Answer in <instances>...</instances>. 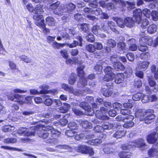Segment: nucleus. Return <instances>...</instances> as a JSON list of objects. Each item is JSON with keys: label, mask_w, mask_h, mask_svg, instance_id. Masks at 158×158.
Wrapping results in <instances>:
<instances>
[{"label": "nucleus", "mask_w": 158, "mask_h": 158, "mask_svg": "<svg viewBox=\"0 0 158 158\" xmlns=\"http://www.w3.org/2000/svg\"><path fill=\"white\" fill-rule=\"evenodd\" d=\"M43 7L42 5L39 4L36 5L34 8L31 4L28 3L25 6L24 8L30 12H33L34 14L33 16V18L35 20L37 21L35 23L36 25L41 28L44 33H48L50 30L45 27L46 25L44 23V20L42 19L40 21H39L43 18L42 15L44 12Z\"/></svg>", "instance_id": "nucleus-1"}, {"label": "nucleus", "mask_w": 158, "mask_h": 158, "mask_svg": "<svg viewBox=\"0 0 158 158\" xmlns=\"http://www.w3.org/2000/svg\"><path fill=\"white\" fill-rule=\"evenodd\" d=\"M43 127H45L43 125L38 126H32L29 129L24 127L20 128L18 131V133L20 135L26 136L34 135L35 133L38 134L39 137L45 139L48 137L49 133L47 130L42 129Z\"/></svg>", "instance_id": "nucleus-2"}, {"label": "nucleus", "mask_w": 158, "mask_h": 158, "mask_svg": "<svg viewBox=\"0 0 158 158\" xmlns=\"http://www.w3.org/2000/svg\"><path fill=\"white\" fill-rule=\"evenodd\" d=\"M154 112V110L152 109L147 110L144 113L143 112L142 110H139L135 112V116L140 121H144L145 123H149L156 117L153 114Z\"/></svg>", "instance_id": "nucleus-3"}, {"label": "nucleus", "mask_w": 158, "mask_h": 158, "mask_svg": "<svg viewBox=\"0 0 158 158\" xmlns=\"http://www.w3.org/2000/svg\"><path fill=\"white\" fill-rule=\"evenodd\" d=\"M112 2H109L106 4V7L108 10H114L119 8L123 10V8L127 5L128 9H133L135 5L134 2H125L123 0H113Z\"/></svg>", "instance_id": "nucleus-4"}, {"label": "nucleus", "mask_w": 158, "mask_h": 158, "mask_svg": "<svg viewBox=\"0 0 158 158\" xmlns=\"http://www.w3.org/2000/svg\"><path fill=\"white\" fill-rule=\"evenodd\" d=\"M76 6L72 3L68 4H62L60 5V10H56L54 11V14L59 16L68 14H72L75 9Z\"/></svg>", "instance_id": "nucleus-5"}, {"label": "nucleus", "mask_w": 158, "mask_h": 158, "mask_svg": "<svg viewBox=\"0 0 158 158\" xmlns=\"http://www.w3.org/2000/svg\"><path fill=\"white\" fill-rule=\"evenodd\" d=\"M138 147L140 148L141 150H145L147 148V146L144 142V140L141 139H139L135 142H130L129 143L122 145L121 148L123 150H132L134 147Z\"/></svg>", "instance_id": "nucleus-6"}, {"label": "nucleus", "mask_w": 158, "mask_h": 158, "mask_svg": "<svg viewBox=\"0 0 158 158\" xmlns=\"http://www.w3.org/2000/svg\"><path fill=\"white\" fill-rule=\"evenodd\" d=\"M85 68L84 65L81 64L77 69L78 76L80 77V80L78 82L77 87L79 88H84L87 84V80L85 76V73L83 69Z\"/></svg>", "instance_id": "nucleus-7"}, {"label": "nucleus", "mask_w": 158, "mask_h": 158, "mask_svg": "<svg viewBox=\"0 0 158 158\" xmlns=\"http://www.w3.org/2000/svg\"><path fill=\"white\" fill-rule=\"evenodd\" d=\"M91 121L94 123L98 124L101 125H97L94 128V130L98 132H101L103 131L104 130H107V126L108 124V122H106L105 121H102L101 120H98V119H92Z\"/></svg>", "instance_id": "nucleus-8"}, {"label": "nucleus", "mask_w": 158, "mask_h": 158, "mask_svg": "<svg viewBox=\"0 0 158 158\" xmlns=\"http://www.w3.org/2000/svg\"><path fill=\"white\" fill-rule=\"evenodd\" d=\"M75 150L78 152L83 154H88L90 156L94 154V151L91 147L85 145H79L75 148Z\"/></svg>", "instance_id": "nucleus-9"}, {"label": "nucleus", "mask_w": 158, "mask_h": 158, "mask_svg": "<svg viewBox=\"0 0 158 158\" xmlns=\"http://www.w3.org/2000/svg\"><path fill=\"white\" fill-rule=\"evenodd\" d=\"M156 125H158V117L156 120ZM156 132H153L148 135L147 138V141L150 143H155L157 140V138L156 137V134H157V138L158 139V126H157L156 128ZM158 146V143L157 144Z\"/></svg>", "instance_id": "nucleus-10"}, {"label": "nucleus", "mask_w": 158, "mask_h": 158, "mask_svg": "<svg viewBox=\"0 0 158 158\" xmlns=\"http://www.w3.org/2000/svg\"><path fill=\"white\" fill-rule=\"evenodd\" d=\"M124 109L120 110V113L123 115H128L131 113V110L129 109H131L133 107L132 105L130 103H125L123 104Z\"/></svg>", "instance_id": "nucleus-11"}, {"label": "nucleus", "mask_w": 158, "mask_h": 158, "mask_svg": "<svg viewBox=\"0 0 158 158\" xmlns=\"http://www.w3.org/2000/svg\"><path fill=\"white\" fill-rule=\"evenodd\" d=\"M8 98L11 101L18 102L20 104H23L24 102L23 101V97L22 95L15 94L12 96H8Z\"/></svg>", "instance_id": "nucleus-12"}, {"label": "nucleus", "mask_w": 158, "mask_h": 158, "mask_svg": "<svg viewBox=\"0 0 158 158\" xmlns=\"http://www.w3.org/2000/svg\"><path fill=\"white\" fill-rule=\"evenodd\" d=\"M134 119V117L132 115L128 116L126 117V120H125V123L123 125V127L125 128H129L132 127L134 125V123L132 122Z\"/></svg>", "instance_id": "nucleus-13"}, {"label": "nucleus", "mask_w": 158, "mask_h": 158, "mask_svg": "<svg viewBox=\"0 0 158 158\" xmlns=\"http://www.w3.org/2000/svg\"><path fill=\"white\" fill-rule=\"evenodd\" d=\"M79 106L81 107L85 111H87L89 113L88 114L89 115H92L94 113V110L92 109L91 107L87 104V103L83 102L79 104Z\"/></svg>", "instance_id": "nucleus-14"}, {"label": "nucleus", "mask_w": 158, "mask_h": 158, "mask_svg": "<svg viewBox=\"0 0 158 158\" xmlns=\"http://www.w3.org/2000/svg\"><path fill=\"white\" fill-rule=\"evenodd\" d=\"M133 15L136 23H139L141 19L142 10L140 9H136L133 11Z\"/></svg>", "instance_id": "nucleus-15"}, {"label": "nucleus", "mask_w": 158, "mask_h": 158, "mask_svg": "<svg viewBox=\"0 0 158 158\" xmlns=\"http://www.w3.org/2000/svg\"><path fill=\"white\" fill-rule=\"evenodd\" d=\"M77 39L79 41V42H78L77 41L74 40L73 43L71 44L69 43H67L66 45L71 48L75 47L78 45L80 46H82V41H83L82 37L80 36L77 37Z\"/></svg>", "instance_id": "nucleus-16"}, {"label": "nucleus", "mask_w": 158, "mask_h": 158, "mask_svg": "<svg viewBox=\"0 0 158 158\" xmlns=\"http://www.w3.org/2000/svg\"><path fill=\"white\" fill-rule=\"evenodd\" d=\"M135 42V40L134 39H131L128 40L127 44L129 45V50L134 51L137 49V46Z\"/></svg>", "instance_id": "nucleus-17"}, {"label": "nucleus", "mask_w": 158, "mask_h": 158, "mask_svg": "<svg viewBox=\"0 0 158 158\" xmlns=\"http://www.w3.org/2000/svg\"><path fill=\"white\" fill-rule=\"evenodd\" d=\"M114 82L117 84L123 83L124 80V76L123 73H118L114 77Z\"/></svg>", "instance_id": "nucleus-18"}, {"label": "nucleus", "mask_w": 158, "mask_h": 158, "mask_svg": "<svg viewBox=\"0 0 158 158\" xmlns=\"http://www.w3.org/2000/svg\"><path fill=\"white\" fill-rule=\"evenodd\" d=\"M150 63L148 61H140L138 63V68L143 71L145 70L148 68Z\"/></svg>", "instance_id": "nucleus-19"}, {"label": "nucleus", "mask_w": 158, "mask_h": 158, "mask_svg": "<svg viewBox=\"0 0 158 158\" xmlns=\"http://www.w3.org/2000/svg\"><path fill=\"white\" fill-rule=\"evenodd\" d=\"M42 129L44 130H47L48 132H50L53 135H59L60 133L57 130H55L52 126H46V127H43Z\"/></svg>", "instance_id": "nucleus-20"}, {"label": "nucleus", "mask_w": 158, "mask_h": 158, "mask_svg": "<svg viewBox=\"0 0 158 158\" xmlns=\"http://www.w3.org/2000/svg\"><path fill=\"white\" fill-rule=\"evenodd\" d=\"M124 24L125 26L129 27H132L134 24V21L132 18L127 17L124 19Z\"/></svg>", "instance_id": "nucleus-21"}, {"label": "nucleus", "mask_w": 158, "mask_h": 158, "mask_svg": "<svg viewBox=\"0 0 158 158\" xmlns=\"http://www.w3.org/2000/svg\"><path fill=\"white\" fill-rule=\"evenodd\" d=\"M95 116L97 118H98V120H101L102 121H105L104 120L108 119V117L104 115L100 110H96L95 113Z\"/></svg>", "instance_id": "nucleus-22"}, {"label": "nucleus", "mask_w": 158, "mask_h": 158, "mask_svg": "<svg viewBox=\"0 0 158 158\" xmlns=\"http://www.w3.org/2000/svg\"><path fill=\"white\" fill-rule=\"evenodd\" d=\"M113 19L116 22L117 24L119 27L122 28L124 27V21H123L122 18L117 17H114L113 18Z\"/></svg>", "instance_id": "nucleus-23"}, {"label": "nucleus", "mask_w": 158, "mask_h": 158, "mask_svg": "<svg viewBox=\"0 0 158 158\" xmlns=\"http://www.w3.org/2000/svg\"><path fill=\"white\" fill-rule=\"evenodd\" d=\"M80 124L82 127L85 128H91L92 127V123L86 120L79 121Z\"/></svg>", "instance_id": "nucleus-24"}, {"label": "nucleus", "mask_w": 158, "mask_h": 158, "mask_svg": "<svg viewBox=\"0 0 158 158\" xmlns=\"http://www.w3.org/2000/svg\"><path fill=\"white\" fill-rule=\"evenodd\" d=\"M126 131L124 130L118 131L116 132L113 135V137L116 139L121 138L125 136Z\"/></svg>", "instance_id": "nucleus-25"}, {"label": "nucleus", "mask_w": 158, "mask_h": 158, "mask_svg": "<svg viewBox=\"0 0 158 158\" xmlns=\"http://www.w3.org/2000/svg\"><path fill=\"white\" fill-rule=\"evenodd\" d=\"M145 35V34L144 31H141L140 35L141 36V37L139 40L140 45L145 44L146 45V44L148 36H144Z\"/></svg>", "instance_id": "nucleus-26"}, {"label": "nucleus", "mask_w": 158, "mask_h": 158, "mask_svg": "<svg viewBox=\"0 0 158 158\" xmlns=\"http://www.w3.org/2000/svg\"><path fill=\"white\" fill-rule=\"evenodd\" d=\"M78 27L81 31L85 33H88L89 31V25L85 23L78 24Z\"/></svg>", "instance_id": "nucleus-27"}, {"label": "nucleus", "mask_w": 158, "mask_h": 158, "mask_svg": "<svg viewBox=\"0 0 158 158\" xmlns=\"http://www.w3.org/2000/svg\"><path fill=\"white\" fill-rule=\"evenodd\" d=\"M113 66L117 71H118L123 70L125 69L124 66L119 61L114 64Z\"/></svg>", "instance_id": "nucleus-28"}, {"label": "nucleus", "mask_w": 158, "mask_h": 158, "mask_svg": "<svg viewBox=\"0 0 158 158\" xmlns=\"http://www.w3.org/2000/svg\"><path fill=\"white\" fill-rule=\"evenodd\" d=\"M152 72L154 75V77L155 79H158V67H156L154 64L152 65L151 67Z\"/></svg>", "instance_id": "nucleus-29"}, {"label": "nucleus", "mask_w": 158, "mask_h": 158, "mask_svg": "<svg viewBox=\"0 0 158 158\" xmlns=\"http://www.w3.org/2000/svg\"><path fill=\"white\" fill-rule=\"evenodd\" d=\"M121 126L118 123L113 122L111 123H108V124H107V129H115L116 128L117 129H119Z\"/></svg>", "instance_id": "nucleus-30"}, {"label": "nucleus", "mask_w": 158, "mask_h": 158, "mask_svg": "<svg viewBox=\"0 0 158 158\" xmlns=\"http://www.w3.org/2000/svg\"><path fill=\"white\" fill-rule=\"evenodd\" d=\"M157 27L154 24L150 25L147 29L148 32L150 34H153L156 32Z\"/></svg>", "instance_id": "nucleus-31"}, {"label": "nucleus", "mask_w": 158, "mask_h": 158, "mask_svg": "<svg viewBox=\"0 0 158 158\" xmlns=\"http://www.w3.org/2000/svg\"><path fill=\"white\" fill-rule=\"evenodd\" d=\"M117 46L119 50H122L124 52H127L128 51V49L126 48V44L124 42H119Z\"/></svg>", "instance_id": "nucleus-32"}, {"label": "nucleus", "mask_w": 158, "mask_h": 158, "mask_svg": "<svg viewBox=\"0 0 158 158\" xmlns=\"http://www.w3.org/2000/svg\"><path fill=\"white\" fill-rule=\"evenodd\" d=\"M69 116L70 114H66L64 115V116L63 117V118L60 119V122L62 125L65 126L67 124L68 120H69Z\"/></svg>", "instance_id": "nucleus-33"}, {"label": "nucleus", "mask_w": 158, "mask_h": 158, "mask_svg": "<svg viewBox=\"0 0 158 158\" xmlns=\"http://www.w3.org/2000/svg\"><path fill=\"white\" fill-rule=\"evenodd\" d=\"M46 23L48 25L50 26H54L56 23L54 19L51 17H48L46 18Z\"/></svg>", "instance_id": "nucleus-34"}, {"label": "nucleus", "mask_w": 158, "mask_h": 158, "mask_svg": "<svg viewBox=\"0 0 158 158\" xmlns=\"http://www.w3.org/2000/svg\"><path fill=\"white\" fill-rule=\"evenodd\" d=\"M107 25L108 28L109 27L112 31L117 34L118 33V31L115 28L116 25L114 22L111 21H108Z\"/></svg>", "instance_id": "nucleus-35"}, {"label": "nucleus", "mask_w": 158, "mask_h": 158, "mask_svg": "<svg viewBox=\"0 0 158 158\" xmlns=\"http://www.w3.org/2000/svg\"><path fill=\"white\" fill-rule=\"evenodd\" d=\"M148 153L150 157L157 156H158V151L156 149L152 148L148 151Z\"/></svg>", "instance_id": "nucleus-36"}, {"label": "nucleus", "mask_w": 158, "mask_h": 158, "mask_svg": "<svg viewBox=\"0 0 158 158\" xmlns=\"http://www.w3.org/2000/svg\"><path fill=\"white\" fill-rule=\"evenodd\" d=\"M102 142V140L99 139H92L89 140L87 143L89 145H98Z\"/></svg>", "instance_id": "nucleus-37"}, {"label": "nucleus", "mask_w": 158, "mask_h": 158, "mask_svg": "<svg viewBox=\"0 0 158 158\" xmlns=\"http://www.w3.org/2000/svg\"><path fill=\"white\" fill-rule=\"evenodd\" d=\"M39 88L42 89L40 91V94H46L49 93V91L46 90L49 88V86L48 85L43 84L42 85H40Z\"/></svg>", "instance_id": "nucleus-38"}, {"label": "nucleus", "mask_w": 158, "mask_h": 158, "mask_svg": "<svg viewBox=\"0 0 158 158\" xmlns=\"http://www.w3.org/2000/svg\"><path fill=\"white\" fill-rule=\"evenodd\" d=\"M60 4L59 1H57L56 2L50 5V8L52 10H53V12L54 14V11L56 10H60V5L59 6Z\"/></svg>", "instance_id": "nucleus-39"}, {"label": "nucleus", "mask_w": 158, "mask_h": 158, "mask_svg": "<svg viewBox=\"0 0 158 158\" xmlns=\"http://www.w3.org/2000/svg\"><path fill=\"white\" fill-rule=\"evenodd\" d=\"M77 76L75 73H72L70 76L69 79V83L71 85H73L76 81Z\"/></svg>", "instance_id": "nucleus-40"}, {"label": "nucleus", "mask_w": 158, "mask_h": 158, "mask_svg": "<svg viewBox=\"0 0 158 158\" xmlns=\"http://www.w3.org/2000/svg\"><path fill=\"white\" fill-rule=\"evenodd\" d=\"M149 21L146 19H143L141 22L140 25V30L141 31H143V29H146L147 26L148 24Z\"/></svg>", "instance_id": "nucleus-41"}, {"label": "nucleus", "mask_w": 158, "mask_h": 158, "mask_svg": "<svg viewBox=\"0 0 158 158\" xmlns=\"http://www.w3.org/2000/svg\"><path fill=\"white\" fill-rule=\"evenodd\" d=\"M115 74L114 73H111L110 74H106L103 79L104 81H109L114 78Z\"/></svg>", "instance_id": "nucleus-42"}, {"label": "nucleus", "mask_w": 158, "mask_h": 158, "mask_svg": "<svg viewBox=\"0 0 158 158\" xmlns=\"http://www.w3.org/2000/svg\"><path fill=\"white\" fill-rule=\"evenodd\" d=\"M110 145L108 144H105V148H103L104 152L106 154H109L112 152L113 149L110 147Z\"/></svg>", "instance_id": "nucleus-43"}, {"label": "nucleus", "mask_w": 158, "mask_h": 158, "mask_svg": "<svg viewBox=\"0 0 158 158\" xmlns=\"http://www.w3.org/2000/svg\"><path fill=\"white\" fill-rule=\"evenodd\" d=\"M148 81L150 86L153 87V89L154 88V87H156V86H157L158 85L156 84L155 80L152 77H148Z\"/></svg>", "instance_id": "nucleus-44"}, {"label": "nucleus", "mask_w": 158, "mask_h": 158, "mask_svg": "<svg viewBox=\"0 0 158 158\" xmlns=\"http://www.w3.org/2000/svg\"><path fill=\"white\" fill-rule=\"evenodd\" d=\"M131 155V152L124 151L121 152L119 154L120 158H129Z\"/></svg>", "instance_id": "nucleus-45"}, {"label": "nucleus", "mask_w": 158, "mask_h": 158, "mask_svg": "<svg viewBox=\"0 0 158 158\" xmlns=\"http://www.w3.org/2000/svg\"><path fill=\"white\" fill-rule=\"evenodd\" d=\"M101 91L103 95L106 97H109L111 96L112 94V91L111 90L105 88L102 89Z\"/></svg>", "instance_id": "nucleus-46"}, {"label": "nucleus", "mask_w": 158, "mask_h": 158, "mask_svg": "<svg viewBox=\"0 0 158 158\" xmlns=\"http://www.w3.org/2000/svg\"><path fill=\"white\" fill-rule=\"evenodd\" d=\"M100 28L99 26L97 25L94 26L92 29V32L97 35H100Z\"/></svg>", "instance_id": "nucleus-47"}, {"label": "nucleus", "mask_w": 158, "mask_h": 158, "mask_svg": "<svg viewBox=\"0 0 158 158\" xmlns=\"http://www.w3.org/2000/svg\"><path fill=\"white\" fill-rule=\"evenodd\" d=\"M85 2H89V6L95 8L97 7L98 5L97 0H84Z\"/></svg>", "instance_id": "nucleus-48"}, {"label": "nucleus", "mask_w": 158, "mask_h": 158, "mask_svg": "<svg viewBox=\"0 0 158 158\" xmlns=\"http://www.w3.org/2000/svg\"><path fill=\"white\" fill-rule=\"evenodd\" d=\"M61 87L63 89L68 92H72L73 90V87L70 86H68L67 84H63L61 85Z\"/></svg>", "instance_id": "nucleus-49"}, {"label": "nucleus", "mask_w": 158, "mask_h": 158, "mask_svg": "<svg viewBox=\"0 0 158 158\" xmlns=\"http://www.w3.org/2000/svg\"><path fill=\"white\" fill-rule=\"evenodd\" d=\"M17 141V139L13 138H8L4 139L3 142L6 143H14Z\"/></svg>", "instance_id": "nucleus-50"}, {"label": "nucleus", "mask_w": 158, "mask_h": 158, "mask_svg": "<svg viewBox=\"0 0 158 158\" xmlns=\"http://www.w3.org/2000/svg\"><path fill=\"white\" fill-rule=\"evenodd\" d=\"M2 148L6 150H13L14 151H16L18 152H22L23 150L22 149L19 148H15L12 147L8 146H2L1 147Z\"/></svg>", "instance_id": "nucleus-51"}, {"label": "nucleus", "mask_w": 158, "mask_h": 158, "mask_svg": "<svg viewBox=\"0 0 158 158\" xmlns=\"http://www.w3.org/2000/svg\"><path fill=\"white\" fill-rule=\"evenodd\" d=\"M75 130L73 129L68 130L65 132V134L68 137H73L75 135V134L77 133Z\"/></svg>", "instance_id": "nucleus-52"}, {"label": "nucleus", "mask_w": 158, "mask_h": 158, "mask_svg": "<svg viewBox=\"0 0 158 158\" xmlns=\"http://www.w3.org/2000/svg\"><path fill=\"white\" fill-rule=\"evenodd\" d=\"M70 93L73 94L75 95L78 96L84 95L83 91H82V90L74 89L73 87V92H70Z\"/></svg>", "instance_id": "nucleus-53"}, {"label": "nucleus", "mask_w": 158, "mask_h": 158, "mask_svg": "<svg viewBox=\"0 0 158 158\" xmlns=\"http://www.w3.org/2000/svg\"><path fill=\"white\" fill-rule=\"evenodd\" d=\"M68 127L70 129L76 130L78 127V126L75 122L71 121L68 124Z\"/></svg>", "instance_id": "nucleus-54"}, {"label": "nucleus", "mask_w": 158, "mask_h": 158, "mask_svg": "<svg viewBox=\"0 0 158 158\" xmlns=\"http://www.w3.org/2000/svg\"><path fill=\"white\" fill-rule=\"evenodd\" d=\"M19 58L22 60L27 63H30L32 62V60L25 55H22L19 56Z\"/></svg>", "instance_id": "nucleus-55"}, {"label": "nucleus", "mask_w": 158, "mask_h": 158, "mask_svg": "<svg viewBox=\"0 0 158 158\" xmlns=\"http://www.w3.org/2000/svg\"><path fill=\"white\" fill-rule=\"evenodd\" d=\"M151 15L153 20L156 21L158 20V13L157 11L153 10L151 13Z\"/></svg>", "instance_id": "nucleus-56"}, {"label": "nucleus", "mask_w": 158, "mask_h": 158, "mask_svg": "<svg viewBox=\"0 0 158 158\" xmlns=\"http://www.w3.org/2000/svg\"><path fill=\"white\" fill-rule=\"evenodd\" d=\"M107 42L108 46L110 47L114 48L116 45V42L114 40L111 39H109L107 40Z\"/></svg>", "instance_id": "nucleus-57"}, {"label": "nucleus", "mask_w": 158, "mask_h": 158, "mask_svg": "<svg viewBox=\"0 0 158 158\" xmlns=\"http://www.w3.org/2000/svg\"><path fill=\"white\" fill-rule=\"evenodd\" d=\"M86 48L87 50L90 52H94L95 51V48L94 45L89 44L86 46Z\"/></svg>", "instance_id": "nucleus-58"}, {"label": "nucleus", "mask_w": 158, "mask_h": 158, "mask_svg": "<svg viewBox=\"0 0 158 158\" xmlns=\"http://www.w3.org/2000/svg\"><path fill=\"white\" fill-rule=\"evenodd\" d=\"M142 102L143 103H145L150 102V94L144 95L143 94V95L141 97Z\"/></svg>", "instance_id": "nucleus-59"}, {"label": "nucleus", "mask_w": 158, "mask_h": 158, "mask_svg": "<svg viewBox=\"0 0 158 158\" xmlns=\"http://www.w3.org/2000/svg\"><path fill=\"white\" fill-rule=\"evenodd\" d=\"M51 45L52 47L55 48H59L61 47H62L64 46L65 45V44H59L56 41H54V42H53V43Z\"/></svg>", "instance_id": "nucleus-60"}, {"label": "nucleus", "mask_w": 158, "mask_h": 158, "mask_svg": "<svg viewBox=\"0 0 158 158\" xmlns=\"http://www.w3.org/2000/svg\"><path fill=\"white\" fill-rule=\"evenodd\" d=\"M143 95V94L138 93L133 95L132 97V98L134 101H138L139 100L140 98H141V97Z\"/></svg>", "instance_id": "nucleus-61"}, {"label": "nucleus", "mask_w": 158, "mask_h": 158, "mask_svg": "<svg viewBox=\"0 0 158 158\" xmlns=\"http://www.w3.org/2000/svg\"><path fill=\"white\" fill-rule=\"evenodd\" d=\"M102 67L100 64H97L94 67V70L97 74L101 73L102 70Z\"/></svg>", "instance_id": "nucleus-62"}, {"label": "nucleus", "mask_w": 158, "mask_h": 158, "mask_svg": "<svg viewBox=\"0 0 158 158\" xmlns=\"http://www.w3.org/2000/svg\"><path fill=\"white\" fill-rule=\"evenodd\" d=\"M142 85V81L139 79H136L135 80L134 85L135 87L139 88Z\"/></svg>", "instance_id": "nucleus-63"}, {"label": "nucleus", "mask_w": 158, "mask_h": 158, "mask_svg": "<svg viewBox=\"0 0 158 158\" xmlns=\"http://www.w3.org/2000/svg\"><path fill=\"white\" fill-rule=\"evenodd\" d=\"M87 41L90 42H93L95 40L94 35L91 33H89L88 35L86 37Z\"/></svg>", "instance_id": "nucleus-64"}]
</instances>
